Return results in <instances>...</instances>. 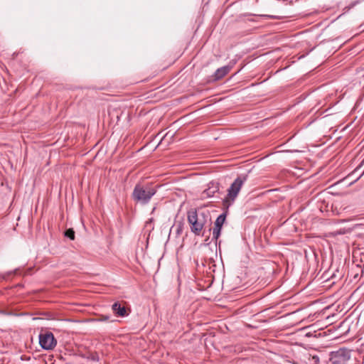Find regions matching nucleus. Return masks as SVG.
Listing matches in <instances>:
<instances>
[{
	"mask_svg": "<svg viewBox=\"0 0 364 364\" xmlns=\"http://www.w3.org/2000/svg\"><path fill=\"white\" fill-rule=\"evenodd\" d=\"M156 191L157 188L151 184L137 183L134 188L132 198L137 203L146 205L150 202Z\"/></svg>",
	"mask_w": 364,
	"mask_h": 364,
	"instance_id": "nucleus-1",
	"label": "nucleus"
},
{
	"mask_svg": "<svg viewBox=\"0 0 364 364\" xmlns=\"http://www.w3.org/2000/svg\"><path fill=\"white\" fill-rule=\"evenodd\" d=\"M210 221L208 211L197 213L194 210L188 213V222L191 225V230L196 235H200L205 225Z\"/></svg>",
	"mask_w": 364,
	"mask_h": 364,
	"instance_id": "nucleus-2",
	"label": "nucleus"
},
{
	"mask_svg": "<svg viewBox=\"0 0 364 364\" xmlns=\"http://www.w3.org/2000/svg\"><path fill=\"white\" fill-rule=\"evenodd\" d=\"M247 179V175H240L233 181L228 189V194L224 200V204L225 205L228 206L234 202Z\"/></svg>",
	"mask_w": 364,
	"mask_h": 364,
	"instance_id": "nucleus-3",
	"label": "nucleus"
},
{
	"mask_svg": "<svg viewBox=\"0 0 364 364\" xmlns=\"http://www.w3.org/2000/svg\"><path fill=\"white\" fill-rule=\"evenodd\" d=\"M39 344L41 347L46 350H53L57 345V341L52 332L42 331L39 336Z\"/></svg>",
	"mask_w": 364,
	"mask_h": 364,
	"instance_id": "nucleus-4",
	"label": "nucleus"
},
{
	"mask_svg": "<svg viewBox=\"0 0 364 364\" xmlns=\"http://www.w3.org/2000/svg\"><path fill=\"white\" fill-rule=\"evenodd\" d=\"M350 351L346 348H339L331 351L329 354V361L331 364H346L350 359Z\"/></svg>",
	"mask_w": 364,
	"mask_h": 364,
	"instance_id": "nucleus-5",
	"label": "nucleus"
},
{
	"mask_svg": "<svg viewBox=\"0 0 364 364\" xmlns=\"http://www.w3.org/2000/svg\"><path fill=\"white\" fill-rule=\"evenodd\" d=\"M226 219V213L220 214L215 222V227L213 229V239L217 240L220 235L223 225L224 224Z\"/></svg>",
	"mask_w": 364,
	"mask_h": 364,
	"instance_id": "nucleus-6",
	"label": "nucleus"
},
{
	"mask_svg": "<svg viewBox=\"0 0 364 364\" xmlns=\"http://www.w3.org/2000/svg\"><path fill=\"white\" fill-rule=\"evenodd\" d=\"M219 191V183L218 182L212 181L209 183L208 188L204 190L201 194L203 199L211 198L215 193Z\"/></svg>",
	"mask_w": 364,
	"mask_h": 364,
	"instance_id": "nucleus-7",
	"label": "nucleus"
},
{
	"mask_svg": "<svg viewBox=\"0 0 364 364\" xmlns=\"http://www.w3.org/2000/svg\"><path fill=\"white\" fill-rule=\"evenodd\" d=\"M112 309L115 315L124 317L128 315L127 309L119 302H115L112 306Z\"/></svg>",
	"mask_w": 364,
	"mask_h": 364,
	"instance_id": "nucleus-8",
	"label": "nucleus"
},
{
	"mask_svg": "<svg viewBox=\"0 0 364 364\" xmlns=\"http://www.w3.org/2000/svg\"><path fill=\"white\" fill-rule=\"evenodd\" d=\"M230 70L229 66H223L216 70L214 74V80H218L226 75Z\"/></svg>",
	"mask_w": 364,
	"mask_h": 364,
	"instance_id": "nucleus-9",
	"label": "nucleus"
},
{
	"mask_svg": "<svg viewBox=\"0 0 364 364\" xmlns=\"http://www.w3.org/2000/svg\"><path fill=\"white\" fill-rule=\"evenodd\" d=\"M65 236L70 240L75 239V231L72 229H68L65 232Z\"/></svg>",
	"mask_w": 364,
	"mask_h": 364,
	"instance_id": "nucleus-10",
	"label": "nucleus"
},
{
	"mask_svg": "<svg viewBox=\"0 0 364 364\" xmlns=\"http://www.w3.org/2000/svg\"><path fill=\"white\" fill-rule=\"evenodd\" d=\"M0 314L5 315V316H14V315H15L12 312L6 311V310H4V309H0Z\"/></svg>",
	"mask_w": 364,
	"mask_h": 364,
	"instance_id": "nucleus-11",
	"label": "nucleus"
},
{
	"mask_svg": "<svg viewBox=\"0 0 364 364\" xmlns=\"http://www.w3.org/2000/svg\"><path fill=\"white\" fill-rule=\"evenodd\" d=\"M181 231H182V229H181V227L180 225L176 227V232H177V234H181Z\"/></svg>",
	"mask_w": 364,
	"mask_h": 364,
	"instance_id": "nucleus-12",
	"label": "nucleus"
}]
</instances>
